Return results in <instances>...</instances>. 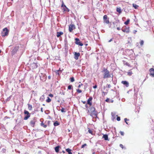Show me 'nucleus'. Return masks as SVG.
Instances as JSON below:
<instances>
[{"label": "nucleus", "instance_id": "cd10ccee", "mask_svg": "<svg viewBox=\"0 0 154 154\" xmlns=\"http://www.w3.org/2000/svg\"><path fill=\"white\" fill-rule=\"evenodd\" d=\"M75 81V79L73 77H72L70 78V81L71 82H73Z\"/></svg>", "mask_w": 154, "mask_h": 154}, {"label": "nucleus", "instance_id": "4468645a", "mask_svg": "<svg viewBox=\"0 0 154 154\" xmlns=\"http://www.w3.org/2000/svg\"><path fill=\"white\" fill-rule=\"evenodd\" d=\"M63 9L64 11H69V9L66 7V6L64 5V6L62 8Z\"/></svg>", "mask_w": 154, "mask_h": 154}, {"label": "nucleus", "instance_id": "bb28decb", "mask_svg": "<svg viewBox=\"0 0 154 154\" xmlns=\"http://www.w3.org/2000/svg\"><path fill=\"white\" fill-rule=\"evenodd\" d=\"M41 125L45 128H46L47 126L46 125H45L42 122L41 123Z\"/></svg>", "mask_w": 154, "mask_h": 154}, {"label": "nucleus", "instance_id": "72a5a7b5", "mask_svg": "<svg viewBox=\"0 0 154 154\" xmlns=\"http://www.w3.org/2000/svg\"><path fill=\"white\" fill-rule=\"evenodd\" d=\"M77 92L78 93H81L82 92V91L78 89L77 90Z\"/></svg>", "mask_w": 154, "mask_h": 154}, {"label": "nucleus", "instance_id": "e2e57ef3", "mask_svg": "<svg viewBox=\"0 0 154 154\" xmlns=\"http://www.w3.org/2000/svg\"><path fill=\"white\" fill-rule=\"evenodd\" d=\"M62 152L63 153H65V152L63 151V150L62 151Z\"/></svg>", "mask_w": 154, "mask_h": 154}, {"label": "nucleus", "instance_id": "69168bd1", "mask_svg": "<svg viewBox=\"0 0 154 154\" xmlns=\"http://www.w3.org/2000/svg\"><path fill=\"white\" fill-rule=\"evenodd\" d=\"M146 80V79H145L143 81V83Z\"/></svg>", "mask_w": 154, "mask_h": 154}, {"label": "nucleus", "instance_id": "5fc2aeb1", "mask_svg": "<svg viewBox=\"0 0 154 154\" xmlns=\"http://www.w3.org/2000/svg\"><path fill=\"white\" fill-rule=\"evenodd\" d=\"M82 102L84 104L85 103H86V102L85 101H82Z\"/></svg>", "mask_w": 154, "mask_h": 154}, {"label": "nucleus", "instance_id": "4c0bfd02", "mask_svg": "<svg viewBox=\"0 0 154 154\" xmlns=\"http://www.w3.org/2000/svg\"><path fill=\"white\" fill-rule=\"evenodd\" d=\"M132 72H129L128 73V74L129 75H131L132 74Z\"/></svg>", "mask_w": 154, "mask_h": 154}, {"label": "nucleus", "instance_id": "6e6552de", "mask_svg": "<svg viewBox=\"0 0 154 154\" xmlns=\"http://www.w3.org/2000/svg\"><path fill=\"white\" fill-rule=\"evenodd\" d=\"M75 26L73 24L70 25L69 26V30L70 32H72L74 29H75Z\"/></svg>", "mask_w": 154, "mask_h": 154}, {"label": "nucleus", "instance_id": "6e6d98bb", "mask_svg": "<svg viewBox=\"0 0 154 154\" xmlns=\"http://www.w3.org/2000/svg\"><path fill=\"white\" fill-rule=\"evenodd\" d=\"M117 29L118 30H120V28L119 27H118L117 28Z\"/></svg>", "mask_w": 154, "mask_h": 154}, {"label": "nucleus", "instance_id": "f3484780", "mask_svg": "<svg viewBox=\"0 0 154 154\" xmlns=\"http://www.w3.org/2000/svg\"><path fill=\"white\" fill-rule=\"evenodd\" d=\"M59 147L60 146H57L55 147V150L56 152H59Z\"/></svg>", "mask_w": 154, "mask_h": 154}, {"label": "nucleus", "instance_id": "052dcab7", "mask_svg": "<svg viewBox=\"0 0 154 154\" xmlns=\"http://www.w3.org/2000/svg\"><path fill=\"white\" fill-rule=\"evenodd\" d=\"M137 32V31L136 30H134V33H135Z\"/></svg>", "mask_w": 154, "mask_h": 154}, {"label": "nucleus", "instance_id": "ddd939ff", "mask_svg": "<svg viewBox=\"0 0 154 154\" xmlns=\"http://www.w3.org/2000/svg\"><path fill=\"white\" fill-rule=\"evenodd\" d=\"M122 83L124 85H125L127 87H128L129 86V83L126 81H122Z\"/></svg>", "mask_w": 154, "mask_h": 154}, {"label": "nucleus", "instance_id": "8fccbe9b", "mask_svg": "<svg viewBox=\"0 0 154 154\" xmlns=\"http://www.w3.org/2000/svg\"><path fill=\"white\" fill-rule=\"evenodd\" d=\"M112 41V39L111 38L108 42H111Z\"/></svg>", "mask_w": 154, "mask_h": 154}, {"label": "nucleus", "instance_id": "c9c22d12", "mask_svg": "<svg viewBox=\"0 0 154 154\" xmlns=\"http://www.w3.org/2000/svg\"><path fill=\"white\" fill-rule=\"evenodd\" d=\"M87 146V144L86 143L82 145L81 148H83L85 146Z\"/></svg>", "mask_w": 154, "mask_h": 154}, {"label": "nucleus", "instance_id": "393cba45", "mask_svg": "<svg viewBox=\"0 0 154 154\" xmlns=\"http://www.w3.org/2000/svg\"><path fill=\"white\" fill-rule=\"evenodd\" d=\"M66 151L68 153L71 152V151H72L71 149H69V148L66 149Z\"/></svg>", "mask_w": 154, "mask_h": 154}, {"label": "nucleus", "instance_id": "79ce46f5", "mask_svg": "<svg viewBox=\"0 0 154 154\" xmlns=\"http://www.w3.org/2000/svg\"><path fill=\"white\" fill-rule=\"evenodd\" d=\"M119 146L122 149H123V146L122 144H120Z\"/></svg>", "mask_w": 154, "mask_h": 154}, {"label": "nucleus", "instance_id": "a211bd4d", "mask_svg": "<svg viewBox=\"0 0 154 154\" xmlns=\"http://www.w3.org/2000/svg\"><path fill=\"white\" fill-rule=\"evenodd\" d=\"M55 72L58 75H59L62 72V71H61V70L59 69V70H56Z\"/></svg>", "mask_w": 154, "mask_h": 154}, {"label": "nucleus", "instance_id": "5701e85b", "mask_svg": "<svg viewBox=\"0 0 154 154\" xmlns=\"http://www.w3.org/2000/svg\"><path fill=\"white\" fill-rule=\"evenodd\" d=\"M24 113L25 114H26L27 115H30V114H29V112L28 111H26V110H24Z\"/></svg>", "mask_w": 154, "mask_h": 154}, {"label": "nucleus", "instance_id": "ea45409f", "mask_svg": "<svg viewBox=\"0 0 154 154\" xmlns=\"http://www.w3.org/2000/svg\"><path fill=\"white\" fill-rule=\"evenodd\" d=\"M42 75L43 76L44 75H45V74H41V75H40V79H41V80H43V79L42 78Z\"/></svg>", "mask_w": 154, "mask_h": 154}, {"label": "nucleus", "instance_id": "c03bdc74", "mask_svg": "<svg viewBox=\"0 0 154 154\" xmlns=\"http://www.w3.org/2000/svg\"><path fill=\"white\" fill-rule=\"evenodd\" d=\"M83 84H81L80 85H79L78 86V87L79 88H80L81 87V86Z\"/></svg>", "mask_w": 154, "mask_h": 154}, {"label": "nucleus", "instance_id": "a19ab883", "mask_svg": "<svg viewBox=\"0 0 154 154\" xmlns=\"http://www.w3.org/2000/svg\"><path fill=\"white\" fill-rule=\"evenodd\" d=\"M117 120L118 121H119L120 120V117H117Z\"/></svg>", "mask_w": 154, "mask_h": 154}, {"label": "nucleus", "instance_id": "39448f33", "mask_svg": "<svg viewBox=\"0 0 154 154\" xmlns=\"http://www.w3.org/2000/svg\"><path fill=\"white\" fill-rule=\"evenodd\" d=\"M30 66L31 68L33 69L37 68L38 65L37 63H33L30 65Z\"/></svg>", "mask_w": 154, "mask_h": 154}, {"label": "nucleus", "instance_id": "338daca9", "mask_svg": "<svg viewBox=\"0 0 154 154\" xmlns=\"http://www.w3.org/2000/svg\"><path fill=\"white\" fill-rule=\"evenodd\" d=\"M92 154H95V152H93L92 153Z\"/></svg>", "mask_w": 154, "mask_h": 154}, {"label": "nucleus", "instance_id": "3c124183", "mask_svg": "<svg viewBox=\"0 0 154 154\" xmlns=\"http://www.w3.org/2000/svg\"><path fill=\"white\" fill-rule=\"evenodd\" d=\"M103 93L104 94V95H105V94H106L107 93L106 92H103Z\"/></svg>", "mask_w": 154, "mask_h": 154}, {"label": "nucleus", "instance_id": "f704fd0d", "mask_svg": "<svg viewBox=\"0 0 154 154\" xmlns=\"http://www.w3.org/2000/svg\"><path fill=\"white\" fill-rule=\"evenodd\" d=\"M112 120H113L114 119V116H115V114H113L112 112Z\"/></svg>", "mask_w": 154, "mask_h": 154}, {"label": "nucleus", "instance_id": "2f4dec72", "mask_svg": "<svg viewBox=\"0 0 154 154\" xmlns=\"http://www.w3.org/2000/svg\"><path fill=\"white\" fill-rule=\"evenodd\" d=\"M88 132L90 133V134H93L92 133V131L91 130V129H89L88 130Z\"/></svg>", "mask_w": 154, "mask_h": 154}, {"label": "nucleus", "instance_id": "473e14b6", "mask_svg": "<svg viewBox=\"0 0 154 154\" xmlns=\"http://www.w3.org/2000/svg\"><path fill=\"white\" fill-rule=\"evenodd\" d=\"M45 98V96L44 95H43L41 97L40 99L41 100L42 99V100H43Z\"/></svg>", "mask_w": 154, "mask_h": 154}, {"label": "nucleus", "instance_id": "c85d7f7f", "mask_svg": "<svg viewBox=\"0 0 154 154\" xmlns=\"http://www.w3.org/2000/svg\"><path fill=\"white\" fill-rule=\"evenodd\" d=\"M72 88V85H70L68 87V89L70 90Z\"/></svg>", "mask_w": 154, "mask_h": 154}, {"label": "nucleus", "instance_id": "a878e982", "mask_svg": "<svg viewBox=\"0 0 154 154\" xmlns=\"http://www.w3.org/2000/svg\"><path fill=\"white\" fill-rule=\"evenodd\" d=\"M116 11L119 13H121V9L120 8H117Z\"/></svg>", "mask_w": 154, "mask_h": 154}, {"label": "nucleus", "instance_id": "7ed1b4c3", "mask_svg": "<svg viewBox=\"0 0 154 154\" xmlns=\"http://www.w3.org/2000/svg\"><path fill=\"white\" fill-rule=\"evenodd\" d=\"M8 30L7 28H5L3 29L2 32V36H5L8 34Z\"/></svg>", "mask_w": 154, "mask_h": 154}, {"label": "nucleus", "instance_id": "f8f14e48", "mask_svg": "<svg viewBox=\"0 0 154 154\" xmlns=\"http://www.w3.org/2000/svg\"><path fill=\"white\" fill-rule=\"evenodd\" d=\"M92 97H90L89 98L87 101V103L90 106H91L92 105V103L90 102L92 100Z\"/></svg>", "mask_w": 154, "mask_h": 154}, {"label": "nucleus", "instance_id": "2eb2a0df", "mask_svg": "<svg viewBox=\"0 0 154 154\" xmlns=\"http://www.w3.org/2000/svg\"><path fill=\"white\" fill-rule=\"evenodd\" d=\"M103 138H104L106 140H109L108 139V136L107 134H104L103 135Z\"/></svg>", "mask_w": 154, "mask_h": 154}, {"label": "nucleus", "instance_id": "13d9d810", "mask_svg": "<svg viewBox=\"0 0 154 154\" xmlns=\"http://www.w3.org/2000/svg\"><path fill=\"white\" fill-rule=\"evenodd\" d=\"M85 106L86 107V108H87L88 107V105H87V104H86L85 105Z\"/></svg>", "mask_w": 154, "mask_h": 154}, {"label": "nucleus", "instance_id": "58836bf2", "mask_svg": "<svg viewBox=\"0 0 154 154\" xmlns=\"http://www.w3.org/2000/svg\"><path fill=\"white\" fill-rule=\"evenodd\" d=\"M120 134H121V135H122V136L124 135V133L123 132L120 131Z\"/></svg>", "mask_w": 154, "mask_h": 154}, {"label": "nucleus", "instance_id": "f03ea898", "mask_svg": "<svg viewBox=\"0 0 154 154\" xmlns=\"http://www.w3.org/2000/svg\"><path fill=\"white\" fill-rule=\"evenodd\" d=\"M90 111L91 112V116H94L96 117L97 115V112L96 111H95V108L93 107H91V108Z\"/></svg>", "mask_w": 154, "mask_h": 154}, {"label": "nucleus", "instance_id": "37998d69", "mask_svg": "<svg viewBox=\"0 0 154 154\" xmlns=\"http://www.w3.org/2000/svg\"><path fill=\"white\" fill-rule=\"evenodd\" d=\"M49 96L50 97H53V95L51 94H50L49 95Z\"/></svg>", "mask_w": 154, "mask_h": 154}, {"label": "nucleus", "instance_id": "4be33fe9", "mask_svg": "<svg viewBox=\"0 0 154 154\" xmlns=\"http://www.w3.org/2000/svg\"><path fill=\"white\" fill-rule=\"evenodd\" d=\"M28 108L29 110H32V106L29 104H28Z\"/></svg>", "mask_w": 154, "mask_h": 154}, {"label": "nucleus", "instance_id": "9d476101", "mask_svg": "<svg viewBox=\"0 0 154 154\" xmlns=\"http://www.w3.org/2000/svg\"><path fill=\"white\" fill-rule=\"evenodd\" d=\"M122 31L124 32H126V33H128L129 32V27H127L125 26V28L122 29Z\"/></svg>", "mask_w": 154, "mask_h": 154}, {"label": "nucleus", "instance_id": "7c9ffc66", "mask_svg": "<svg viewBox=\"0 0 154 154\" xmlns=\"http://www.w3.org/2000/svg\"><path fill=\"white\" fill-rule=\"evenodd\" d=\"M140 45L141 46H142L144 43V41L143 40H141L140 42Z\"/></svg>", "mask_w": 154, "mask_h": 154}, {"label": "nucleus", "instance_id": "6ab92c4d", "mask_svg": "<svg viewBox=\"0 0 154 154\" xmlns=\"http://www.w3.org/2000/svg\"><path fill=\"white\" fill-rule=\"evenodd\" d=\"M134 8L135 9H137L138 7V6L137 5H136V4H132Z\"/></svg>", "mask_w": 154, "mask_h": 154}, {"label": "nucleus", "instance_id": "dca6fc26", "mask_svg": "<svg viewBox=\"0 0 154 154\" xmlns=\"http://www.w3.org/2000/svg\"><path fill=\"white\" fill-rule=\"evenodd\" d=\"M63 34V32H57V37H59L61 35Z\"/></svg>", "mask_w": 154, "mask_h": 154}, {"label": "nucleus", "instance_id": "bf43d9fd", "mask_svg": "<svg viewBox=\"0 0 154 154\" xmlns=\"http://www.w3.org/2000/svg\"><path fill=\"white\" fill-rule=\"evenodd\" d=\"M108 100H109V99H107L106 100V102H108Z\"/></svg>", "mask_w": 154, "mask_h": 154}, {"label": "nucleus", "instance_id": "0eeeda50", "mask_svg": "<svg viewBox=\"0 0 154 154\" xmlns=\"http://www.w3.org/2000/svg\"><path fill=\"white\" fill-rule=\"evenodd\" d=\"M150 72L149 75L152 77H154V69L152 68L150 69L149 70Z\"/></svg>", "mask_w": 154, "mask_h": 154}, {"label": "nucleus", "instance_id": "49530a36", "mask_svg": "<svg viewBox=\"0 0 154 154\" xmlns=\"http://www.w3.org/2000/svg\"><path fill=\"white\" fill-rule=\"evenodd\" d=\"M129 120L127 119V118H125L124 119V120L125 122H126L128 120Z\"/></svg>", "mask_w": 154, "mask_h": 154}, {"label": "nucleus", "instance_id": "aec40b11", "mask_svg": "<svg viewBox=\"0 0 154 154\" xmlns=\"http://www.w3.org/2000/svg\"><path fill=\"white\" fill-rule=\"evenodd\" d=\"M30 116V115H26L24 118V119L25 120H27Z\"/></svg>", "mask_w": 154, "mask_h": 154}, {"label": "nucleus", "instance_id": "423d86ee", "mask_svg": "<svg viewBox=\"0 0 154 154\" xmlns=\"http://www.w3.org/2000/svg\"><path fill=\"white\" fill-rule=\"evenodd\" d=\"M75 43L76 44L80 45L81 46H82L83 45L82 43H81V42L80 41L79 39L78 38H75Z\"/></svg>", "mask_w": 154, "mask_h": 154}, {"label": "nucleus", "instance_id": "f257e3e1", "mask_svg": "<svg viewBox=\"0 0 154 154\" xmlns=\"http://www.w3.org/2000/svg\"><path fill=\"white\" fill-rule=\"evenodd\" d=\"M103 71L104 72L103 76V78L105 79L109 77H112V78H113V75L112 74L110 75L109 74V71L106 69H104Z\"/></svg>", "mask_w": 154, "mask_h": 154}, {"label": "nucleus", "instance_id": "09e8293b", "mask_svg": "<svg viewBox=\"0 0 154 154\" xmlns=\"http://www.w3.org/2000/svg\"><path fill=\"white\" fill-rule=\"evenodd\" d=\"M17 49V47H16L14 48L13 51H16Z\"/></svg>", "mask_w": 154, "mask_h": 154}, {"label": "nucleus", "instance_id": "412c9836", "mask_svg": "<svg viewBox=\"0 0 154 154\" xmlns=\"http://www.w3.org/2000/svg\"><path fill=\"white\" fill-rule=\"evenodd\" d=\"M129 21L130 20L129 19H128L127 21L125 22L124 24L126 25H127L129 23Z\"/></svg>", "mask_w": 154, "mask_h": 154}, {"label": "nucleus", "instance_id": "1a4fd4ad", "mask_svg": "<svg viewBox=\"0 0 154 154\" xmlns=\"http://www.w3.org/2000/svg\"><path fill=\"white\" fill-rule=\"evenodd\" d=\"M36 122V119H35V118H34V119L33 120H31L30 122V125L33 127H34V125L35 124Z\"/></svg>", "mask_w": 154, "mask_h": 154}, {"label": "nucleus", "instance_id": "774afa93", "mask_svg": "<svg viewBox=\"0 0 154 154\" xmlns=\"http://www.w3.org/2000/svg\"><path fill=\"white\" fill-rule=\"evenodd\" d=\"M125 123H126V124H128V123L127 122H125Z\"/></svg>", "mask_w": 154, "mask_h": 154}, {"label": "nucleus", "instance_id": "a18cd8bd", "mask_svg": "<svg viewBox=\"0 0 154 154\" xmlns=\"http://www.w3.org/2000/svg\"><path fill=\"white\" fill-rule=\"evenodd\" d=\"M108 85V87L109 88H110V87H111V85L110 84H107Z\"/></svg>", "mask_w": 154, "mask_h": 154}, {"label": "nucleus", "instance_id": "de8ad7c7", "mask_svg": "<svg viewBox=\"0 0 154 154\" xmlns=\"http://www.w3.org/2000/svg\"><path fill=\"white\" fill-rule=\"evenodd\" d=\"M93 88H97V85H95V86H93Z\"/></svg>", "mask_w": 154, "mask_h": 154}, {"label": "nucleus", "instance_id": "20e7f679", "mask_svg": "<svg viewBox=\"0 0 154 154\" xmlns=\"http://www.w3.org/2000/svg\"><path fill=\"white\" fill-rule=\"evenodd\" d=\"M103 22L104 23L108 24L109 23V18H108L106 15H104L103 17Z\"/></svg>", "mask_w": 154, "mask_h": 154}, {"label": "nucleus", "instance_id": "e433bc0d", "mask_svg": "<svg viewBox=\"0 0 154 154\" xmlns=\"http://www.w3.org/2000/svg\"><path fill=\"white\" fill-rule=\"evenodd\" d=\"M61 111L62 112H65V109L63 108H62L61 109Z\"/></svg>", "mask_w": 154, "mask_h": 154}, {"label": "nucleus", "instance_id": "0e129e2a", "mask_svg": "<svg viewBox=\"0 0 154 154\" xmlns=\"http://www.w3.org/2000/svg\"><path fill=\"white\" fill-rule=\"evenodd\" d=\"M3 150L4 152H5V149H3Z\"/></svg>", "mask_w": 154, "mask_h": 154}, {"label": "nucleus", "instance_id": "4d7b16f0", "mask_svg": "<svg viewBox=\"0 0 154 154\" xmlns=\"http://www.w3.org/2000/svg\"><path fill=\"white\" fill-rule=\"evenodd\" d=\"M51 76H48V79H51Z\"/></svg>", "mask_w": 154, "mask_h": 154}, {"label": "nucleus", "instance_id": "c756f323", "mask_svg": "<svg viewBox=\"0 0 154 154\" xmlns=\"http://www.w3.org/2000/svg\"><path fill=\"white\" fill-rule=\"evenodd\" d=\"M51 101V99L49 97H48V99L46 100V102L48 103L50 102Z\"/></svg>", "mask_w": 154, "mask_h": 154}, {"label": "nucleus", "instance_id": "680f3d73", "mask_svg": "<svg viewBox=\"0 0 154 154\" xmlns=\"http://www.w3.org/2000/svg\"><path fill=\"white\" fill-rule=\"evenodd\" d=\"M68 154H72V152H69V153H68Z\"/></svg>", "mask_w": 154, "mask_h": 154}, {"label": "nucleus", "instance_id": "603ef678", "mask_svg": "<svg viewBox=\"0 0 154 154\" xmlns=\"http://www.w3.org/2000/svg\"><path fill=\"white\" fill-rule=\"evenodd\" d=\"M64 4H63V3L62 4V5H61V7H62V8H63V7L64 6Z\"/></svg>", "mask_w": 154, "mask_h": 154}, {"label": "nucleus", "instance_id": "864d4df0", "mask_svg": "<svg viewBox=\"0 0 154 154\" xmlns=\"http://www.w3.org/2000/svg\"><path fill=\"white\" fill-rule=\"evenodd\" d=\"M41 111L42 112H43V108H42V107L41 109Z\"/></svg>", "mask_w": 154, "mask_h": 154}, {"label": "nucleus", "instance_id": "9b49d317", "mask_svg": "<svg viewBox=\"0 0 154 154\" xmlns=\"http://www.w3.org/2000/svg\"><path fill=\"white\" fill-rule=\"evenodd\" d=\"M74 58L76 60H78L79 57L80 56V54L79 53L75 52Z\"/></svg>", "mask_w": 154, "mask_h": 154}, {"label": "nucleus", "instance_id": "b1692460", "mask_svg": "<svg viewBox=\"0 0 154 154\" xmlns=\"http://www.w3.org/2000/svg\"><path fill=\"white\" fill-rule=\"evenodd\" d=\"M59 125V123L57 121H56L54 123V125L55 126H58V125Z\"/></svg>", "mask_w": 154, "mask_h": 154}]
</instances>
